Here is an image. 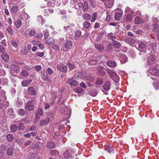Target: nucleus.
I'll return each mask as SVG.
<instances>
[{"instance_id": "22", "label": "nucleus", "mask_w": 159, "mask_h": 159, "mask_svg": "<svg viewBox=\"0 0 159 159\" xmlns=\"http://www.w3.org/2000/svg\"><path fill=\"white\" fill-rule=\"evenodd\" d=\"M107 17L106 20L107 21H110L113 18V16L111 13L107 12Z\"/></svg>"}, {"instance_id": "31", "label": "nucleus", "mask_w": 159, "mask_h": 159, "mask_svg": "<svg viewBox=\"0 0 159 159\" xmlns=\"http://www.w3.org/2000/svg\"><path fill=\"white\" fill-rule=\"evenodd\" d=\"M72 43L70 40H67L65 44V46L68 48L71 47L72 46Z\"/></svg>"}, {"instance_id": "16", "label": "nucleus", "mask_w": 159, "mask_h": 159, "mask_svg": "<svg viewBox=\"0 0 159 159\" xmlns=\"http://www.w3.org/2000/svg\"><path fill=\"white\" fill-rule=\"evenodd\" d=\"M18 9V6L17 5H15L11 7L10 11L12 14H16L17 12Z\"/></svg>"}, {"instance_id": "32", "label": "nucleus", "mask_w": 159, "mask_h": 159, "mask_svg": "<svg viewBox=\"0 0 159 159\" xmlns=\"http://www.w3.org/2000/svg\"><path fill=\"white\" fill-rule=\"evenodd\" d=\"M105 150L107 152L111 153H113L115 150L112 147L110 146L109 148H106Z\"/></svg>"}, {"instance_id": "33", "label": "nucleus", "mask_w": 159, "mask_h": 159, "mask_svg": "<svg viewBox=\"0 0 159 159\" xmlns=\"http://www.w3.org/2000/svg\"><path fill=\"white\" fill-rule=\"evenodd\" d=\"M98 73L101 76H104L106 74L105 72L102 68H100L99 69L98 71Z\"/></svg>"}, {"instance_id": "29", "label": "nucleus", "mask_w": 159, "mask_h": 159, "mask_svg": "<svg viewBox=\"0 0 159 159\" xmlns=\"http://www.w3.org/2000/svg\"><path fill=\"white\" fill-rule=\"evenodd\" d=\"M95 48L98 49L100 51L102 50L103 48V46L101 44H96L95 45Z\"/></svg>"}, {"instance_id": "62", "label": "nucleus", "mask_w": 159, "mask_h": 159, "mask_svg": "<svg viewBox=\"0 0 159 159\" xmlns=\"http://www.w3.org/2000/svg\"><path fill=\"white\" fill-rule=\"evenodd\" d=\"M34 68L37 71H39L40 70L41 67L40 65H38L35 66Z\"/></svg>"}, {"instance_id": "57", "label": "nucleus", "mask_w": 159, "mask_h": 159, "mask_svg": "<svg viewBox=\"0 0 159 159\" xmlns=\"http://www.w3.org/2000/svg\"><path fill=\"white\" fill-rule=\"evenodd\" d=\"M37 113L40 116H42L43 115V111L41 108H39L37 111Z\"/></svg>"}, {"instance_id": "5", "label": "nucleus", "mask_w": 159, "mask_h": 159, "mask_svg": "<svg viewBox=\"0 0 159 159\" xmlns=\"http://www.w3.org/2000/svg\"><path fill=\"white\" fill-rule=\"evenodd\" d=\"M57 69L58 70L63 72H66L67 71V68L65 65L62 64H60L57 66Z\"/></svg>"}, {"instance_id": "26", "label": "nucleus", "mask_w": 159, "mask_h": 159, "mask_svg": "<svg viewBox=\"0 0 159 159\" xmlns=\"http://www.w3.org/2000/svg\"><path fill=\"white\" fill-rule=\"evenodd\" d=\"M17 112L19 115L22 116H25L26 114L25 111L22 109L18 110Z\"/></svg>"}, {"instance_id": "35", "label": "nucleus", "mask_w": 159, "mask_h": 159, "mask_svg": "<svg viewBox=\"0 0 159 159\" xmlns=\"http://www.w3.org/2000/svg\"><path fill=\"white\" fill-rule=\"evenodd\" d=\"M113 44L114 46L116 48H119L120 47V43L117 40H113Z\"/></svg>"}, {"instance_id": "49", "label": "nucleus", "mask_w": 159, "mask_h": 159, "mask_svg": "<svg viewBox=\"0 0 159 159\" xmlns=\"http://www.w3.org/2000/svg\"><path fill=\"white\" fill-rule=\"evenodd\" d=\"M64 156L65 158H68L70 157V154L68 152L66 151L64 153Z\"/></svg>"}, {"instance_id": "63", "label": "nucleus", "mask_w": 159, "mask_h": 159, "mask_svg": "<svg viewBox=\"0 0 159 159\" xmlns=\"http://www.w3.org/2000/svg\"><path fill=\"white\" fill-rule=\"evenodd\" d=\"M76 91L78 93H81L83 91V89L81 87H78Z\"/></svg>"}, {"instance_id": "42", "label": "nucleus", "mask_w": 159, "mask_h": 159, "mask_svg": "<svg viewBox=\"0 0 159 159\" xmlns=\"http://www.w3.org/2000/svg\"><path fill=\"white\" fill-rule=\"evenodd\" d=\"M37 19L39 24H42V25L43 24V18L42 16H38Z\"/></svg>"}, {"instance_id": "43", "label": "nucleus", "mask_w": 159, "mask_h": 159, "mask_svg": "<svg viewBox=\"0 0 159 159\" xmlns=\"http://www.w3.org/2000/svg\"><path fill=\"white\" fill-rule=\"evenodd\" d=\"M56 93H57V92ZM58 97V95L57 94H56V95L54 96V97H53L52 98L51 100L50 101V103L51 104H53L55 102V98H57Z\"/></svg>"}, {"instance_id": "12", "label": "nucleus", "mask_w": 159, "mask_h": 159, "mask_svg": "<svg viewBox=\"0 0 159 159\" xmlns=\"http://www.w3.org/2000/svg\"><path fill=\"white\" fill-rule=\"evenodd\" d=\"M50 119L49 117H47L45 119L41 120H40L39 125L40 126H43L46 125L50 122Z\"/></svg>"}, {"instance_id": "7", "label": "nucleus", "mask_w": 159, "mask_h": 159, "mask_svg": "<svg viewBox=\"0 0 159 159\" xmlns=\"http://www.w3.org/2000/svg\"><path fill=\"white\" fill-rule=\"evenodd\" d=\"M156 57L153 55H151L148 57L147 59V62L148 65L153 64L155 59Z\"/></svg>"}, {"instance_id": "11", "label": "nucleus", "mask_w": 159, "mask_h": 159, "mask_svg": "<svg viewBox=\"0 0 159 159\" xmlns=\"http://www.w3.org/2000/svg\"><path fill=\"white\" fill-rule=\"evenodd\" d=\"M153 21L154 23L155 21V22L154 24L153 29L155 31L156 33H157V32H158V31H157L159 28V26L158 24V19L156 18H154L153 19Z\"/></svg>"}, {"instance_id": "3", "label": "nucleus", "mask_w": 159, "mask_h": 159, "mask_svg": "<svg viewBox=\"0 0 159 159\" xmlns=\"http://www.w3.org/2000/svg\"><path fill=\"white\" fill-rule=\"evenodd\" d=\"M149 72L152 75L158 76L159 75V70L154 67H151L149 68Z\"/></svg>"}, {"instance_id": "41", "label": "nucleus", "mask_w": 159, "mask_h": 159, "mask_svg": "<svg viewBox=\"0 0 159 159\" xmlns=\"http://www.w3.org/2000/svg\"><path fill=\"white\" fill-rule=\"evenodd\" d=\"M83 16L86 20H89L91 18V16L88 13H85Z\"/></svg>"}, {"instance_id": "52", "label": "nucleus", "mask_w": 159, "mask_h": 159, "mask_svg": "<svg viewBox=\"0 0 159 159\" xmlns=\"http://www.w3.org/2000/svg\"><path fill=\"white\" fill-rule=\"evenodd\" d=\"M22 16V18H25V20H28L30 17L29 15L26 13L24 14Z\"/></svg>"}, {"instance_id": "25", "label": "nucleus", "mask_w": 159, "mask_h": 159, "mask_svg": "<svg viewBox=\"0 0 159 159\" xmlns=\"http://www.w3.org/2000/svg\"><path fill=\"white\" fill-rule=\"evenodd\" d=\"M88 3L86 2H85L83 5L82 9L84 12H86L88 9Z\"/></svg>"}, {"instance_id": "13", "label": "nucleus", "mask_w": 159, "mask_h": 159, "mask_svg": "<svg viewBox=\"0 0 159 159\" xmlns=\"http://www.w3.org/2000/svg\"><path fill=\"white\" fill-rule=\"evenodd\" d=\"M40 75L42 79L44 80L47 81L49 79V78L48 77V74L46 72L43 71H41L40 72Z\"/></svg>"}, {"instance_id": "6", "label": "nucleus", "mask_w": 159, "mask_h": 159, "mask_svg": "<svg viewBox=\"0 0 159 159\" xmlns=\"http://www.w3.org/2000/svg\"><path fill=\"white\" fill-rule=\"evenodd\" d=\"M10 68L11 71L14 73H18L20 71V67L17 65L13 64L11 65Z\"/></svg>"}, {"instance_id": "23", "label": "nucleus", "mask_w": 159, "mask_h": 159, "mask_svg": "<svg viewBox=\"0 0 159 159\" xmlns=\"http://www.w3.org/2000/svg\"><path fill=\"white\" fill-rule=\"evenodd\" d=\"M60 110L62 113L64 114H67L69 112V109L67 108H61Z\"/></svg>"}, {"instance_id": "38", "label": "nucleus", "mask_w": 159, "mask_h": 159, "mask_svg": "<svg viewBox=\"0 0 159 159\" xmlns=\"http://www.w3.org/2000/svg\"><path fill=\"white\" fill-rule=\"evenodd\" d=\"M51 154L53 156L57 155L59 154L58 152L56 150H52L51 151Z\"/></svg>"}, {"instance_id": "61", "label": "nucleus", "mask_w": 159, "mask_h": 159, "mask_svg": "<svg viewBox=\"0 0 159 159\" xmlns=\"http://www.w3.org/2000/svg\"><path fill=\"white\" fill-rule=\"evenodd\" d=\"M52 47L53 49L56 50H57L59 49L58 46L55 44H53L52 45Z\"/></svg>"}, {"instance_id": "56", "label": "nucleus", "mask_w": 159, "mask_h": 159, "mask_svg": "<svg viewBox=\"0 0 159 159\" xmlns=\"http://www.w3.org/2000/svg\"><path fill=\"white\" fill-rule=\"evenodd\" d=\"M11 44L13 46L16 48L17 46L18 43L16 41V40H12Z\"/></svg>"}, {"instance_id": "39", "label": "nucleus", "mask_w": 159, "mask_h": 159, "mask_svg": "<svg viewBox=\"0 0 159 159\" xmlns=\"http://www.w3.org/2000/svg\"><path fill=\"white\" fill-rule=\"evenodd\" d=\"M97 13L94 12L92 15V18L91 20L92 22H94L96 20L97 18Z\"/></svg>"}, {"instance_id": "55", "label": "nucleus", "mask_w": 159, "mask_h": 159, "mask_svg": "<svg viewBox=\"0 0 159 159\" xmlns=\"http://www.w3.org/2000/svg\"><path fill=\"white\" fill-rule=\"evenodd\" d=\"M43 35L42 33H38L36 35V36L35 38H37V39H41L43 37Z\"/></svg>"}, {"instance_id": "14", "label": "nucleus", "mask_w": 159, "mask_h": 159, "mask_svg": "<svg viewBox=\"0 0 159 159\" xmlns=\"http://www.w3.org/2000/svg\"><path fill=\"white\" fill-rule=\"evenodd\" d=\"M28 90L29 93L30 95H35L36 94L35 90L33 87H29L28 89Z\"/></svg>"}, {"instance_id": "27", "label": "nucleus", "mask_w": 159, "mask_h": 159, "mask_svg": "<svg viewBox=\"0 0 159 159\" xmlns=\"http://www.w3.org/2000/svg\"><path fill=\"white\" fill-rule=\"evenodd\" d=\"M122 17V15L119 12L116 13L115 15V18L116 20H119Z\"/></svg>"}, {"instance_id": "4", "label": "nucleus", "mask_w": 159, "mask_h": 159, "mask_svg": "<svg viewBox=\"0 0 159 159\" xmlns=\"http://www.w3.org/2000/svg\"><path fill=\"white\" fill-rule=\"evenodd\" d=\"M112 76L113 80L115 81L116 83H118L119 81V77L114 72L107 71Z\"/></svg>"}, {"instance_id": "64", "label": "nucleus", "mask_w": 159, "mask_h": 159, "mask_svg": "<svg viewBox=\"0 0 159 159\" xmlns=\"http://www.w3.org/2000/svg\"><path fill=\"white\" fill-rule=\"evenodd\" d=\"M36 32L34 30H31L30 31L29 33V34L31 36H33L36 34Z\"/></svg>"}, {"instance_id": "28", "label": "nucleus", "mask_w": 159, "mask_h": 159, "mask_svg": "<svg viewBox=\"0 0 159 159\" xmlns=\"http://www.w3.org/2000/svg\"><path fill=\"white\" fill-rule=\"evenodd\" d=\"M103 80L101 78H98L96 80L95 84L97 85L102 84L103 83Z\"/></svg>"}, {"instance_id": "30", "label": "nucleus", "mask_w": 159, "mask_h": 159, "mask_svg": "<svg viewBox=\"0 0 159 159\" xmlns=\"http://www.w3.org/2000/svg\"><path fill=\"white\" fill-rule=\"evenodd\" d=\"M7 138L9 142H12L14 140V137L11 134H8L7 135Z\"/></svg>"}, {"instance_id": "44", "label": "nucleus", "mask_w": 159, "mask_h": 159, "mask_svg": "<svg viewBox=\"0 0 159 159\" xmlns=\"http://www.w3.org/2000/svg\"><path fill=\"white\" fill-rule=\"evenodd\" d=\"M49 36V34L48 31V30H46L45 31L44 33V38L45 39H47Z\"/></svg>"}, {"instance_id": "34", "label": "nucleus", "mask_w": 159, "mask_h": 159, "mask_svg": "<svg viewBox=\"0 0 159 159\" xmlns=\"http://www.w3.org/2000/svg\"><path fill=\"white\" fill-rule=\"evenodd\" d=\"M2 88V87L0 85V97L3 98L5 97L6 93L4 90H1Z\"/></svg>"}, {"instance_id": "1", "label": "nucleus", "mask_w": 159, "mask_h": 159, "mask_svg": "<svg viewBox=\"0 0 159 159\" xmlns=\"http://www.w3.org/2000/svg\"><path fill=\"white\" fill-rule=\"evenodd\" d=\"M125 12L127 14L126 19L127 21L130 22L132 19V17L135 15V13L133 10H131L130 9L127 7L125 10Z\"/></svg>"}, {"instance_id": "2", "label": "nucleus", "mask_w": 159, "mask_h": 159, "mask_svg": "<svg viewBox=\"0 0 159 159\" xmlns=\"http://www.w3.org/2000/svg\"><path fill=\"white\" fill-rule=\"evenodd\" d=\"M35 103V101L34 99L29 101L25 104L26 109L29 111L33 110L34 108V105Z\"/></svg>"}, {"instance_id": "10", "label": "nucleus", "mask_w": 159, "mask_h": 159, "mask_svg": "<svg viewBox=\"0 0 159 159\" xmlns=\"http://www.w3.org/2000/svg\"><path fill=\"white\" fill-rule=\"evenodd\" d=\"M114 2V0H106L105 5L107 8H109L113 6Z\"/></svg>"}, {"instance_id": "54", "label": "nucleus", "mask_w": 159, "mask_h": 159, "mask_svg": "<svg viewBox=\"0 0 159 159\" xmlns=\"http://www.w3.org/2000/svg\"><path fill=\"white\" fill-rule=\"evenodd\" d=\"M146 45L144 43H141L139 44V47L143 49L146 47Z\"/></svg>"}, {"instance_id": "9", "label": "nucleus", "mask_w": 159, "mask_h": 159, "mask_svg": "<svg viewBox=\"0 0 159 159\" xmlns=\"http://www.w3.org/2000/svg\"><path fill=\"white\" fill-rule=\"evenodd\" d=\"M67 83L70 85L72 86H76L78 84V82L75 80H73L71 79H70L67 80Z\"/></svg>"}, {"instance_id": "53", "label": "nucleus", "mask_w": 159, "mask_h": 159, "mask_svg": "<svg viewBox=\"0 0 159 159\" xmlns=\"http://www.w3.org/2000/svg\"><path fill=\"white\" fill-rule=\"evenodd\" d=\"M86 80L88 81H89L90 82H92L94 80V78L91 76H88Z\"/></svg>"}, {"instance_id": "17", "label": "nucleus", "mask_w": 159, "mask_h": 159, "mask_svg": "<svg viewBox=\"0 0 159 159\" xmlns=\"http://www.w3.org/2000/svg\"><path fill=\"white\" fill-rule=\"evenodd\" d=\"M31 79H28L27 80H24L21 82L22 85L23 87L27 86L32 81Z\"/></svg>"}, {"instance_id": "18", "label": "nucleus", "mask_w": 159, "mask_h": 159, "mask_svg": "<svg viewBox=\"0 0 159 159\" xmlns=\"http://www.w3.org/2000/svg\"><path fill=\"white\" fill-rule=\"evenodd\" d=\"M29 75V73L28 72L25 70H22L20 73V76L21 77H25Z\"/></svg>"}, {"instance_id": "15", "label": "nucleus", "mask_w": 159, "mask_h": 159, "mask_svg": "<svg viewBox=\"0 0 159 159\" xmlns=\"http://www.w3.org/2000/svg\"><path fill=\"white\" fill-rule=\"evenodd\" d=\"M107 65L108 66L114 67L116 66V61L110 60L107 62Z\"/></svg>"}, {"instance_id": "8", "label": "nucleus", "mask_w": 159, "mask_h": 159, "mask_svg": "<svg viewBox=\"0 0 159 159\" xmlns=\"http://www.w3.org/2000/svg\"><path fill=\"white\" fill-rule=\"evenodd\" d=\"M111 86V83L109 81H106L102 85V87L103 89L106 91L109 90Z\"/></svg>"}, {"instance_id": "59", "label": "nucleus", "mask_w": 159, "mask_h": 159, "mask_svg": "<svg viewBox=\"0 0 159 159\" xmlns=\"http://www.w3.org/2000/svg\"><path fill=\"white\" fill-rule=\"evenodd\" d=\"M36 55L37 56H38L39 57H42L44 55V52H37L36 53Z\"/></svg>"}, {"instance_id": "47", "label": "nucleus", "mask_w": 159, "mask_h": 159, "mask_svg": "<svg viewBox=\"0 0 159 159\" xmlns=\"http://www.w3.org/2000/svg\"><path fill=\"white\" fill-rule=\"evenodd\" d=\"M125 42L129 44L130 46H132L135 42V40H125Z\"/></svg>"}, {"instance_id": "20", "label": "nucleus", "mask_w": 159, "mask_h": 159, "mask_svg": "<svg viewBox=\"0 0 159 159\" xmlns=\"http://www.w3.org/2000/svg\"><path fill=\"white\" fill-rule=\"evenodd\" d=\"M2 58L5 62H7L9 60V57L7 54L6 53L4 52L1 56Z\"/></svg>"}, {"instance_id": "51", "label": "nucleus", "mask_w": 159, "mask_h": 159, "mask_svg": "<svg viewBox=\"0 0 159 159\" xmlns=\"http://www.w3.org/2000/svg\"><path fill=\"white\" fill-rule=\"evenodd\" d=\"M7 31L10 34L12 35L13 34V30L10 27H9L7 30Z\"/></svg>"}, {"instance_id": "48", "label": "nucleus", "mask_w": 159, "mask_h": 159, "mask_svg": "<svg viewBox=\"0 0 159 159\" xmlns=\"http://www.w3.org/2000/svg\"><path fill=\"white\" fill-rule=\"evenodd\" d=\"M25 128L23 124L20 123L18 125V128L19 129L23 130Z\"/></svg>"}, {"instance_id": "60", "label": "nucleus", "mask_w": 159, "mask_h": 159, "mask_svg": "<svg viewBox=\"0 0 159 159\" xmlns=\"http://www.w3.org/2000/svg\"><path fill=\"white\" fill-rule=\"evenodd\" d=\"M108 37L110 38V39L112 40L116 39V37L115 36H113L112 34H108Z\"/></svg>"}, {"instance_id": "24", "label": "nucleus", "mask_w": 159, "mask_h": 159, "mask_svg": "<svg viewBox=\"0 0 159 159\" xmlns=\"http://www.w3.org/2000/svg\"><path fill=\"white\" fill-rule=\"evenodd\" d=\"M7 111V113L11 117L14 116V110L12 108H9L8 109Z\"/></svg>"}, {"instance_id": "37", "label": "nucleus", "mask_w": 159, "mask_h": 159, "mask_svg": "<svg viewBox=\"0 0 159 159\" xmlns=\"http://www.w3.org/2000/svg\"><path fill=\"white\" fill-rule=\"evenodd\" d=\"M134 21L135 23L136 24H139L142 22L141 18L139 17H136L135 18Z\"/></svg>"}, {"instance_id": "21", "label": "nucleus", "mask_w": 159, "mask_h": 159, "mask_svg": "<svg viewBox=\"0 0 159 159\" xmlns=\"http://www.w3.org/2000/svg\"><path fill=\"white\" fill-rule=\"evenodd\" d=\"M55 146V143L52 141L48 142L47 143V147L49 149L54 148Z\"/></svg>"}, {"instance_id": "58", "label": "nucleus", "mask_w": 159, "mask_h": 159, "mask_svg": "<svg viewBox=\"0 0 159 159\" xmlns=\"http://www.w3.org/2000/svg\"><path fill=\"white\" fill-rule=\"evenodd\" d=\"M71 27L70 26H68L67 27L66 26L64 27V29L68 32H69L71 29Z\"/></svg>"}, {"instance_id": "46", "label": "nucleus", "mask_w": 159, "mask_h": 159, "mask_svg": "<svg viewBox=\"0 0 159 159\" xmlns=\"http://www.w3.org/2000/svg\"><path fill=\"white\" fill-rule=\"evenodd\" d=\"M68 65L69 67V69L70 70H73L75 68V66L70 63H68Z\"/></svg>"}, {"instance_id": "45", "label": "nucleus", "mask_w": 159, "mask_h": 159, "mask_svg": "<svg viewBox=\"0 0 159 159\" xmlns=\"http://www.w3.org/2000/svg\"><path fill=\"white\" fill-rule=\"evenodd\" d=\"M90 25V23L88 21H85L84 24V27L86 29H88Z\"/></svg>"}, {"instance_id": "36", "label": "nucleus", "mask_w": 159, "mask_h": 159, "mask_svg": "<svg viewBox=\"0 0 159 159\" xmlns=\"http://www.w3.org/2000/svg\"><path fill=\"white\" fill-rule=\"evenodd\" d=\"M15 24L16 28H19L21 24V21L20 20H18L15 21Z\"/></svg>"}, {"instance_id": "40", "label": "nucleus", "mask_w": 159, "mask_h": 159, "mask_svg": "<svg viewBox=\"0 0 159 159\" xmlns=\"http://www.w3.org/2000/svg\"><path fill=\"white\" fill-rule=\"evenodd\" d=\"M17 127L15 125H11L10 127L11 131L12 132H15L17 129Z\"/></svg>"}, {"instance_id": "50", "label": "nucleus", "mask_w": 159, "mask_h": 159, "mask_svg": "<svg viewBox=\"0 0 159 159\" xmlns=\"http://www.w3.org/2000/svg\"><path fill=\"white\" fill-rule=\"evenodd\" d=\"M81 34L80 31H76L75 32V36L76 39H78V38L80 36Z\"/></svg>"}, {"instance_id": "19", "label": "nucleus", "mask_w": 159, "mask_h": 159, "mask_svg": "<svg viewBox=\"0 0 159 159\" xmlns=\"http://www.w3.org/2000/svg\"><path fill=\"white\" fill-rule=\"evenodd\" d=\"M7 156H11L13 153V148L11 147L10 148H7Z\"/></svg>"}]
</instances>
